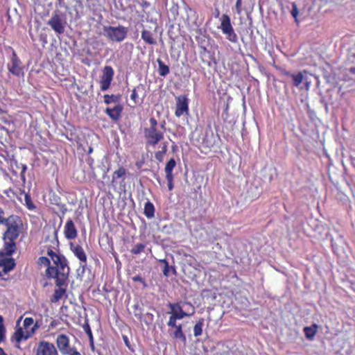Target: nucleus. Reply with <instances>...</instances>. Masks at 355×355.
<instances>
[{
	"mask_svg": "<svg viewBox=\"0 0 355 355\" xmlns=\"http://www.w3.org/2000/svg\"><path fill=\"white\" fill-rule=\"evenodd\" d=\"M47 254L52 259L54 266H49L46 270V275L49 278L55 280L56 286H63L68 279L69 268L67 259L57 254L53 250L49 249Z\"/></svg>",
	"mask_w": 355,
	"mask_h": 355,
	"instance_id": "f257e3e1",
	"label": "nucleus"
},
{
	"mask_svg": "<svg viewBox=\"0 0 355 355\" xmlns=\"http://www.w3.org/2000/svg\"><path fill=\"white\" fill-rule=\"evenodd\" d=\"M3 225L6 227L3 236V245L12 244L15 247H17L15 241L23 230L22 220L19 216L12 214L7 218L6 223H3Z\"/></svg>",
	"mask_w": 355,
	"mask_h": 355,
	"instance_id": "f03ea898",
	"label": "nucleus"
},
{
	"mask_svg": "<svg viewBox=\"0 0 355 355\" xmlns=\"http://www.w3.org/2000/svg\"><path fill=\"white\" fill-rule=\"evenodd\" d=\"M37 322L34 324L33 318L27 317L24 320L23 327H18L12 336L10 340L16 347H19L23 340H26L35 334L38 329Z\"/></svg>",
	"mask_w": 355,
	"mask_h": 355,
	"instance_id": "7ed1b4c3",
	"label": "nucleus"
},
{
	"mask_svg": "<svg viewBox=\"0 0 355 355\" xmlns=\"http://www.w3.org/2000/svg\"><path fill=\"white\" fill-rule=\"evenodd\" d=\"M17 250L14 245H3L0 250V277L3 274H7L16 267L15 260L10 257Z\"/></svg>",
	"mask_w": 355,
	"mask_h": 355,
	"instance_id": "20e7f679",
	"label": "nucleus"
},
{
	"mask_svg": "<svg viewBox=\"0 0 355 355\" xmlns=\"http://www.w3.org/2000/svg\"><path fill=\"white\" fill-rule=\"evenodd\" d=\"M150 126L144 130L146 146H155L164 139V132L158 129L157 121L151 117L149 119Z\"/></svg>",
	"mask_w": 355,
	"mask_h": 355,
	"instance_id": "39448f33",
	"label": "nucleus"
},
{
	"mask_svg": "<svg viewBox=\"0 0 355 355\" xmlns=\"http://www.w3.org/2000/svg\"><path fill=\"white\" fill-rule=\"evenodd\" d=\"M128 28L122 25L117 26H103V35L113 42H121L128 35Z\"/></svg>",
	"mask_w": 355,
	"mask_h": 355,
	"instance_id": "423d86ee",
	"label": "nucleus"
},
{
	"mask_svg": "<svg viewBox=\"0 0 355 355\" xmlns=\"http://www.w3.org/2000/svg\"><path fill=\"white\" fill-rule=\"evenodd\" d=\"M6 50L10 51L12 53L10 61L7 64V68L9 72L15 76L23 75L24 66L15 49L12 46H8L6 48Z\"/></svg>",
	"mask_w": 355,
	"mask_h": 355,
	"instance_id": "0eeeda50",
	"label": "nucleus"
},
{
	"mask_svg": "<svg viewBox=\"0 0 355 355\" xmlns=\"http://www.w3.org/2000/svg\"><path fill=\"white\" fill-rule=\"evenodd\" d=\"M220 20V25L218 28L222 31V33L226 35V39L232 43H237L238 36L231 24L230 16L227 14H223Z\"/></svg>",
	"mask_w": 355,
	"mask_h": 355,
	"instance_id": "6e6552de",
	"label": "nucleus"
},
{
	"mask_svg": "<svg viewBox=\"0 0 355 355\" xmlns=\"http://www.w3.org/2000/svg\"><path fill=\"white\" fill-rule=\"evenodd\" d=\"M114 75V71L111 66L106 65L103 69V74L101 76L100 84L102 91L107 90L111 85Z\"/></svg>",
	"mask_w": 355,
	"mask_h": 355,
	"instance_id": "1a4fd4ad",
	"label": "nucleus"
},
{
	"mask_svg": "<svg viewBox=\"0 0 355 355\" xmlns=\"http://www.w3.org/2000/svg\"><path fill=\"white\" fill-rule=\"evenodd\" d=\"M177 320H174L173 323L167 322V325L169 327L168 334L173 339L180 340L184 344L187 342V338L182 330L181 324H177Z\"/></svg>",
	"mask_w": 355,
	"mask_h": 355,
	"instance_id": "9d476101",
	"label": "nucleus"
},
{
	"mask_svg": "<svg viewBox=\"0 0 355 355\" xmlns=\"http://www.w3.org/2000/svg\"><path fill=\"white\" fill-rule=\"evenodd\" d=\"M176 106L175 115L177 117H180L184 114H189V98L186 95H180L175 98Z\"/></svg>",
	"mask_w": 355,
	"mask_h": 355,
	"instance_id": "9b49d317",
	"label": "nucleus"
},
{
	"mask_svg": "<svg viewBox=\"0 0 355 355\" xmlns=\"http://www.w3.org/2000/svg\"><path fill=\"white\" fill-rule=\"evenodd\" d=\"M168 307L171 309V315L169 317V322L173 323L174 320H182L189 315L184 312L180 303H169Z\"/></svg>",
	"mask_w": 355,
	"mask_h": 355,
	"instance_id": "f8f14e48",
	"label": "nucleus"
},
{
	"mask_svg": "<svg viewBox=\"0 0 355 355\" xmlns=\"http://www.w3.org/2000/svg\"><path fill=\"white\" fill-rule=\"evenodd\" d=\"M293 85L301 90H308L310 86L308 75L306 72H299L292 76Z\"/></svg>",
	"mask_w": 355,
	"mask_h": 355,
	"instance_id": "ddd939ff",
	"label": "nucleus"
},
{
	"mask_svg": "<svg viewBox=\"0 0 355 355\" xmlns=\"http://www.w3.org/2000/svg\"><path fill=\"white\" fill-rule=\"evenodd\" d=\"M70 250L77 259L80 261V264L83 269L87 266V257L83 248L77 243H70Z\"/></svg>",
	"mask_w": 355,
	"mask_h": 355,
	"instance_id": "4468645a",
	"label": "nucleus"
},
{
	"mask_svg": "<svg viewBox=\"0 0 355 355\" xmlns=\"http://www.w3.org/2000/svg\"><path fill=\"white\" fill-rule=\"evenodd\" d=\"M56 345L62 355H67L71 352L69 338L65 334H60L56 338Z\"/></svg>",
	"mask_w": 355,
	"mask_h": 355,
	"instance_id": "2eb2a0df",
	"label": "nucleus"
},
{
	"mask_svg": "<svg viewBox=\"0 0 355 355\" xmlns=\"http://www.w3.org/2000/svg\"><path fill=\"white\" fill-rule=\"evenodd\" d=\"M37 355H58V353L53 343L43 340L39 344Z\"/></svg>",
	"mask_w": 355,
	"mask_h": 355,
	"instance_id": "dca6fc26",
	"label": "nucleus"
},
{
	"mask_svg": "<svg viewBox=\"0 0 355 355\" xmlns=\"http://www.w3.org/2000/svg\"><path fill=\"white\" fill-rule=\"evenodd\" d=\"M47 24L58 34H62L64 32V26L62 19L58 14H54L48 21Z\"/></svg>",
	"mask_w": 355,
	"mask_h": 355,
	"instance_id": "f3484780",
	"label": "nucleus"
},
{
	"mask_svg": "<svg viewBox=\"0 0 355 355\" xmlns=\"http://www.w3.org/2000/svg\"><path fill=\"white\" fill-rule=\"evenodd\" d=\"M64 234L67 239L73 240L78 236V231L72 219L69 218L65 223Z\"/></svg>",
	"mask_w": 355,
	"mask_h": 355,
	"instance_id": "a211bd4d",
	"label": "nucleus"
},
{
	"mask_svg": "<svg viewBox=\"0 0 355 355\" xmlns=\"http://www.w3.org/2000/svg\"><path fill=\"white\" fill-rule=\"evenodd\" d=\"M123 109L121 104H117L114 107H107L105 112L112 121H117L121 116Z\"/></svg>",
	"mask_w": 355,
	"mask_h": 355,
	"instance_id": "6ab92c4d",
	"label": "nucleus"
},
{
	"mask_svg": "<svg viewBox=\"0 0 355 355\" xmlns=\"http://www.w3.org/2000/svg\"><path fill=\"white\" fill-rule=\"evenodd\" d=\"M144 90V86L142 84H139L132 90L130 94V100L132 101V107L137 105H141L143 103V98L140 99L139 97V92H141Z\"/></svg>",
	"mask_w": 355,
	"mask_h": 355,
	"instance_id": "aec40b11",
	"label": "nucleus"
},
{
	"mask_svg": "<svg viewBox=\"0 0 355 355\" xmlns=\"http://www.w3.org/2000/svg\"><path fill=\"white\" fill-rule=\"evenodd\" d=\"M141 39L144 41V42L149 45H156L157 41L155 38L153 34L150 31L144 29L141 31Z\"/></svg>",
	"mask_w": 355,
	"mask_h": 355,
	"instance_id": "412c9836",
	"label": "nucleus"
},
{
	"mask_svg": "<svg viewBox=\"0 0 355 355\" xmlns=\"http://www.w3.org/2000/svg\"><path fill=\"white\" fill-rule=\"evenodd\" d=\"M318 329V326L315 324H313L310 327H304V332L306 338L310 340H313L316 334Z\"/></svg>",
	"mask_w": 355,
	"mask_h": 355,
	"instance_id": "4be33fe9",
	"label": "nucleus"
},
{
	"mask_svg": "<svg viewBox=\"0 0 355 355\" xmlns=\"http://www.w3.org/2000/svg\"><path fill=\"white\" fill-rule=\"evenodd\" d=\"M158 64V73L162 77H166L170 73V69L161 59L157 60Z\"/></svg>",
	"mask_w": 355,
	"mask_h": 355,
	"instance_id": "5701e85b",
	"label": "nucleus"
},
{
	"mask_svg": "<svg viewBox=\"0 0 355 355\" xmlns=\"http://www.w3.org/2000/svg\"><path fill=\"white\" fill-rule=\"evenodd\" d=\"M126 173V169L123 166H120L117 170L114 171L112 177L111 184L112 186H115L116 184V180L125 176Z\"/></svg>",
	"mask_w": 355,
	"mask_h": 355,
	"instance_id": "b1692460",
	"label": "nucleus"
},
{
	"mask_svg": "<svg viewBox=\"0 0 355 355\" xmlns=\"http://www.w3.org/2000/svg\"><path fill=\"white\" fill-rule=\"evenodd\" d=\"M155 206L154 205L150 202L147 201L144 205V214L146 216V218L150 219L155 216Z\"/></svg>",
	"mask_w": 355,
	"mask_h": 355,
	"instance_id": "393cba45",
	"label": "nucleus"
},
{
	"mask_svg": "<svg viewBox=\"0 0 355 355\" xmlns=\"http://www.w3.org/2000/svg\"><path fill=\"white\" fill-rule=\"evenodd\" d=\"M59 288L55 289L54 293L51 299V302L53 303L58 302L66 293V289L62 288V286H58Z\"/></svg>",
	"mask_w": 355,
	"mask_h": 355,
	"instance_id": "a878e982",
	"label": "nucleus"
},
{
	"mask_svg": "<svg viewBox=\"0 0 355 355\" xmlns=\"http://www.w3.org/2000/svg\"><path fill=\"white\" fill-rule=\"evenodd\" d=\"M176 166V162L173 158L170 159L167 163L166 164L164 171L166 173V177L168 176H174L173 174V171Z\"/></svg>",
	"mask_w": 355,
	"mask_h": 355,
	"instance_id": "bb28decb",
	"label": "nucleus"
},
{
	"mask_svg": "<svg viewBox=\"0 0 355 355\" xmlns=\"http://www.w3.org/2000/svg\"><path fill=\"white\" fill-rule=\"evenodd\" d=\"M204 322V318H200L195 324L193 327V335L195 337H198L202 335Z\"/></svg>",
	"mask_w": 355,
	"mask_h": 355,
	"instance_id": "cd10ccee",
	"label": "nucleus"
},
{
	"mask_svg": "<svg viewBox=\"0 0 355 355\" xmlns=\"http://www.w3.org/2000/svg\"><path fill=\"white\" fill-rule=\"evenodd\" d=\"M146 247L145 243H136L130 250V253L134 255H139L143 252Z\"/></svg>",
	"mask_w": 355,
	"mask_h": 355,
	"instance_id": "c85d7f7f",
	"label": "nucleus"
},
{
	"mask_svg": "<svg viewBox=\"0 0 355 355\" xmlns=\"http://www.w3.org/2000/svg\"><path fill=\"white\" fill-rule=\"evenodd\" d=\"M120 95H114V94H105L104 98V103L105 104H110L112 103H117L120 100Z\"/></svg>",
	"mask_w": 355,
	"mask_h": 355,
	"instance_id": "c756f323",
	"label": "nucleus"
},
{
	"mask_svg": "<svg viewBox=\"0 0 355 355\" xmlns=\"http://www.w3.org/2000/svg\"><path fill=\"white\" fill-rule=\"evenodd\" d=\"M25 205L28 209L33 210L36 208V206L32 201L31 196L28 193H24Z\"/></svg>",
	"mask_w": 355,
	"mask_h": 355,
	"instance_id": "7c9ffc66",
	"label": "nucleus"
},
{
	"mask_svg": "<svg viewBox=\"0 0 355 355\" xmlns=\"http://www.w3.org/2000/svg\"><path fill=\"white\" fill-rule=\"evenodd\" d=\"M154 320V315L152 313L146 312L144 315V318H142V322H144L146 325H150L153 322Z\"/></svg>",
	"mask_w": 355,
	"mask_h": 355,
	"instance_id": "2f4dec72",
	"label": "nucleus"
},
{
	"mask_svg": "<svg viewBox=\"0 0 355 355\" xmlns=\"http://www.w3.org/2000/svg\"><path fill=\"white\" fill-rule=\"evenodd\" d=\"M142 306L137 302L132 306V313L136 318L141 317V312L142 311Z\"/></svg>",
	"mask_w": 355,
	"mask_h": 355,
	"instance_id": "473e14b6",
	"label": "nucleus"
},
{
	"mask_svg": "<svg viewBox=\"0 0 355 355\" xmlns=\"http://www.w3.org/2000/svg\"><path fill=\"white\" fill-rule=\"evenodd\" d=\"M83 328H84V330H85V333L87 334V335L88 336L89 338V341H90V344H91L92 347H94L93 334H92V330H91L89 324H87L86 325H85L83 327Z\"/></svg>",
	"mask_w": 355,
	"mask_h": 355,
	"instance_id": "72a5a7b5",
	"label": "nucleus"
},
{
	"mask_svg": "<svg viewBox=\"0 0 355 355\" xmlns=\"http://www.w3.org/2000/svg\"><path fill=\"white\" fill-rule=\"evenodd\" d=\"M5 332L6 329L3 323V318L0 315V343L5 341Z\"/></svg>",
	"mask_w": 355,
	"mask_h": 355,
	"instance_id": "f704fd0d",
	"label": "nucleus"
},
{
	"mask_svg": "<svg viewBox=\"0 0 355 355\" xmlns=\"http://www.w3.org/2000/svg\"><path fill=\"white\" fill-rule=\"evenodd\" d=\"M37 263L40 266H50V260L46 257H40Z\"/></svg>",
	"mask_w": 355,
	"mask_h": 355,
	"instance_id": "c9c22d12",
	"label": "nucleus"
},
{
	"mask_svg": "<svg viewBox=\"0 0 355 355\" xmlns=\"http://www.w3.org/2000/svg\"><path fill=\"white\" fill-rule=\"evenodd\" d=\"M298 13H299V11L297 10L296 4L295 3H293V9L291 10V15L293 17V18L295 19V21L297 24H298L299 21H300L298 18H297Z\"/></svg>",
	"mask_w": 355,
	"mask_h": 355,
	"instance_id": "e433bc0d",
	"label": "nucleus"
},
{
	"mask_svg": "<svg viewBox=\"0 0 355 355\" xmlns=\"http://www.w3.org/2000/svg\"><path fill=\"white\" fill-rule=\"evenodd\" d=\"M5 210L3 207H0V225H3L7 221Z\"/></svg>",
	"mask_w": 355,
	"mask_h": 355,
	"instance_id": "4c0bfd02",
	"label": "nucleus"
},
{
	"mask_svg": "<svg viewBox=\"0 0 355 355\" xmlns=\"http://www.w3.org/2000/svg\"><path fill=\"white\" fill-rule=\"evenodd\" d=\"M166 179L167 180L168 190L172 191L174 187V184H173L174 176H168V177H166Z\"/></svg>",
	"mask_w": 355,
	"mask_h": 355,
	"instance_id": "58836bf2",
	"label": "nucleus"
},
{
	"mask_svg": "<svg viewBox=\"0 0 355 355\" xmlns=\"http://www.w3.org/2000/svg\"><path fill=\"white\" fill-rule=\"evenodd\" d=\"M132 279L135 282H141L144 286L146 285L145 279L140 275H135V276L132 277Z\"/></svg>",
	"mask_w": 355,
	"mask_h": 355,
	"instance_id": "ea45409f",
	"label": "nucleus"
},
{
	"mask_svg": "<svg viewBox=\"0 0 355 355\" xmlns=\"http://www.w3.org/2000/svg\"><path fill=\"white\" fill-rule=\"evenodd\" d=\"M164 154L161 152L160 150L159 151H157L155 153V159L159 162H162L164 159Z\"/></svg>",
	"mask_w": 355,
	"mask_h": 355,
	"instance_id": "a19ab883",
	"label": "nucleus"
},
{
	"mask_svg": "<svg viewBox=\"0 0 355 355\" xmlns=\"http://www.w3.org/2000/svg\"><path fill=\"white\" fill-rule=\"evenodd\" d=\"M241 6H242V0H236L235 8H236V12L239 15H240L242 11Z\"/></svg>",
	"mask_w": 355,
	"mask_h": 355,
	"instance_id": "79ce46f5",
	"label": "nucleus"
},
{
	"mask_svg": "<svg viewBox=\"0 0 355 355\" xmlns=\"http://www.w3.org/2000/svg\"><path fill=\"white\" fill-rule=\"evenodd\" d=\"M163 274L165 277H168L169 276V265L168 264H166V266H164V268H163Z\"/></svg>",
	"mask_w": 355,
	"mask_h": 355,
	"instance_id": "37998d69",
	"label": "nucleus"
},
{
	"mask_svg": "<svg viewBox=\"0 0 355 355\" xmlns=\"http://www.w3.org/2000/svg\"><path fill=\"white\" fill-rule=\"evenodd\" d=\"M167 150H168V143L164 142L162 145V150L160 151L162 152L165 155L167 152Z\"/></svg>",
	"mask_w": 355,
	"mask_h": 355,
	"instance_id": "c03bdc74",
	"label": "nucleus"
},
{
	"mask_svg": "<svg viewBox=\"0 0 355 355\" xmlns=\"http://www.w3.org/2000/svg\"><path fill=\"white\" fill-rule=\"evenodd\" d=\"M60 210L62 211V215H64L67 211V208L66 205H64V204L61 205Z\"/></svg>",
	"mask_w": 355,
	"mask_h": 355,
	"instance_id": "a18cd8bd",
	"label": "nucleus"
},
{
	"mask_svg": "<svg viewBox=\"0 0 355 355\" xmlns=\"http://www.w3.org/2000/svg\"><path fill=\"white\" fill-rule=\"evenodd\" d=\"M67 355H81L79 352L77 351V349L74 347L71 349V352L68 354Z\"/></svg>",
	"mask_w": 355,
	"mask_h": 355,
	"instance_id": "49530a36",
	"label": "nucleus"
},
{
	"mask_svg": "<svg viewBox=\"0 0 355 355\" xmlns=\"http://www.w3.org/2000/svg\"><path fill=\"white\" fill-rule=\"evenodd\" d=\"M26 170V165H23V168H22L21 173V178L24 180H25L24 173H25Z\"/></svg>",
	"mask_w": 355,
	"mask_h": 355,
	"instance_id": "de8ad7c7",
	"label": "nucleus"
},
{
	"mask_svg": "<svg viewBox=\"0 0 355 355\" xmlns=\"http://www.w3.org/2000/svg\"><path fill=\"white\" fill-rule=\"evenodd\" d=\"M123 340H124V342H125V345L130 348V342H129V340L128 338H127V336H124L123 337Z\"/></svg>",
	"mask_w": 355,
	"mask_h": 355,
	"instance_id": "09e8293b",
	"label": "nucleus"
},
{
	"mask_svg": "<svg viewBox=\"0 0 355 355\" xmlns=\"http://www.w3.org/2000/svg\"><path fill=\"white\" fill-rule=\"evenodd\" d=\"M159 261L164 264V266H166V264H168L167 260L166 259H159Z\"/></svg>",
	"mask_w": 355,
	"mask_h": 355,
	"instance_id": "8fccbe9b",
	"label": "nucleus"
},
{
	"mask_svg": "<svg viewBox=\"0 0 355 355\" xmlns=\"http://www.w3.org/2000/svg\"><path fill=\"white\" fill-rule=\"evenodd\" d=\"M144 313H143V311L141 312V317L140 318H137V320H139L140 322H142V318H144Z\"/></svg>",
	"mask_w": 355,
	"mask_h": 355,
	"instance_id": "3c124183",
	"label": "nucleus"
},
{
	"mask_svg": "<svg viewBox=\"0 0 355 355\" xmlns=\"http://www.w3.org/2000/svg\"><path fill=\"white\" fill-rule=\"evenodd\" d=\"M0 355H7V354L4 352L3 349L0 347Z\"/></svg>",
	"mask_w": 355,
	"mask_h": 355,
	"instance_id": "603ef678",
	"label": "nucleus"
},
{
	"mask_svg": "<svg viewBox=\"0 0 355 355\" xmlns=\"http://www.w3.org/2000/svg\"><path fill=\"white\" fill-rule=\"evenodd\" d=\"M164 125H165V121H164V122L162 123V124L161 127H162V128H164Z\"/></svg>",
	"mask_w": 355,
	"mask_h": 355,
	"instance_id": "864d4df0",
	"label": "nucleus"
},
{
	"mask_svg": "<svg viewBox=\"0 0 355 355\" xmlns=\"http://www.w3.org/2000/svg\"><path fill=\"white\" fill-rule=\"evenodd\" d=\"M351 71L353 72L354 73H355V68H352Z\"/></svg>",
	"mask_w": 355,
	"mask_h": 355,
	"instance_id": "5fc2aeb1",
	"label": "nucleus"
},
{
	"mask_svg": "<svg viewBox=\"0 0 355 355\" xmlns=\"http://www.w3.org/2000/svg\"><path fill=\"white\" fill-rule=\"evenodd\" d=\"M92 151V148H89V153H91Z\"/></svg>",
	"mask_w": 355,
	"mask_h": 355,
	"instance_id": "6e6d98bb",
	"label": "nucleus"
}]
</instances>
